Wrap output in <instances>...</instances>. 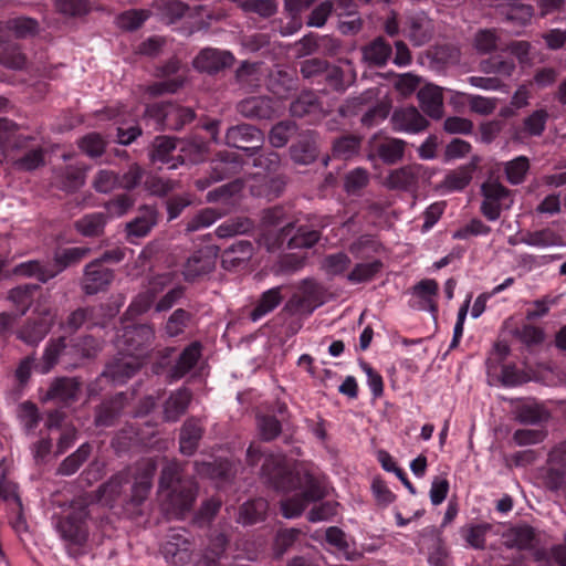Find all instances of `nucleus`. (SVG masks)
Here are the masks:
<instances>
[{
  "mask_svg": "<svg viewBox=\"0 0 566 566\" xmlns=\"http://www.w3.org/2000/svg\"><path fill=\"white\" fill-rule=\"evenodd\" d=\"M176 150V139L167 136H159L154 140L151 160L168 166L169 169H176L184 161L180 157L175 158L172 153Z\"/></svg>",
  "mask_w": 566,
  "mask_h": 566,
  "instance_id": "4be33fe9",
  "label": "nucleus"
},
{
  "mask_svg": "<svg viewBox=\"0 0 566 566\" xmlns=\"http://www.w3.org/2000/svg\"><path fill=\"white\" fill-rule=\"evenodd\" d=\"M548 418L546 409L535 403L522 405L515 410V420L524 424H539Z\"/></svg>",
  "mask_w": 566,
  "mask_h": 566,
  "instance_id": "37998d69",
  "label": "nucleus"
},
{
  "mask_svg": "<svg viewBox=\"0 0 566 566\" xmlns=\"http://www.w3.org/2000/svg\"><path fill=\"white\" fill-rule=\"evenodd\" d=\"M157 223V212L154 208L144 207L138 214L126 224L128 237L143 238L147 235Z\"/></svg>",
  "mask_w": 566,
  "mask_h": 566,
  "instance_id": "bb28decb",
  "label": "nucleus"
},
{
  "mask_svg": "<svg viewBox=\"0 0 566 566\" xmlns=\"http://www.w3.org/2000/svg\"><path fill=\"white\" fill-rule=\"evenodd\" d=\"M143 363L138 356H127L119 353V356L111 361L103 375L111 378L114 382L123 384L142 367Z\"/></svg>",
  "mask_w": 566,
  "mask_h": 566,
  "instance_id": "ddd939ff",
  "label": "nucleus"
},
{
  "mask_svg": "<svg viewBox=\"0 0 566 566\" xmlns=\"http://www.w3.org/2000/svg\"><path fill=\"white\" fill-rule=\"evenodd\" d=\"M381 265V262L378 260L367 263H357L347 274V280L354 284L367 282L380 271Z\"/></svg>",
  "mask_w": 566,
  "mask_h": 566,
  "instance_id": "6e6d98bb",
  "label": "nucleus"
},
{
  "mask_svg": "<svg viewBox=\"0 0 566 566\" xmlns=\"http://www.w3.org/2000/svg\"><path fill=\"white\" fill-rule=\"evenodd\" d=\"M548 119V113L546 109L541 108L532 112L527 117L523 120V130L528 136L538 137L541 136L545 128Z\"/></svg>",
  "mask_w": 566,
  "mask_h": 566,
  "instance_id": "4d7b16f0",
  "label": "nucleus"
},
{
  "mask_svg": "<svg viewBox=\"0 0 566 566\" xmlns=\"http://www.w3.org/2000/svg\"><path fill=\"white\" fill-rule=\"evenodd\" d=\"M199 473L208 474L211 479L227 481L234 474L233 464L228 460H217L212 463H205Z\"/></svg>",
  "mask_w": 566,
  "mask_h": 566,
  "instance_id": "bf43d9fd",
  "label": "nucleus"
},
{
  "mask_svg": "<svg viewBox=\"0 0 566 566\" xmlns=\"http://www.w3.org/2000/svg\"><path fill=\"white\" fill-rule=\"evenodd\" d=\"M282 290V286H275L261 294L258 303L250 313V317L253 322L268 315L281 304L283 301Z\"/></svg>",
  "mask_w": 566,
  "mask_h": 566,
  "instance_id": "2f4dec72",
  "label": "nucleus"
},
{
  "mask_svg": "<svg viewBox=\"0 0 566 566\" xmlns=\"http://www.w3.org/2000/svg\"><path fill=\"white\" fill-rule=\"evenodd\" d=\"M277 103L268 96H251L242 99L238 106V112L251 119H270L277 112Z\"/></svg>",
  "mask_w": 566,
  "mask_h": 566,
  "instance_id": "9b49d317",
  "label": "nucleus"
},
{
  "mask_svg": "<svg viewBox=\"0 0 566 566\" xmlns=\"http://www.w3.org/2000/svg\"><path fill=\"white\" fill-rule=\"evenodd\" d=\"M253 227V223L250 219L245 217H238L234 219H229L221 223L217 229L216 233L219 238H229L237 234H242L250 231Z\"/></svg>",
  "mask_w": 566,
  "mask_h": 566,
  "instance_id": "5fc2aeb1",
  "label": "nucleus"
},
{
  "mask_svg": "<svg viewBox=\"0 0 566 566\" xmlns=\"http://www.w3.org/2000/svg\"><path fill=\"white\" fill-rule=\"evenodd\" d=\"M157 464L153 459H146L139 462L134 473V484L132 486V501L140 504L147 497L153 482V476Z\"/></svg>",
  "mask_w": 566,
  "mask_h": 566,
  "instance_id": "f8f14e48",
  "label": "nucleus"
},
{
  "mask_svg": "<svg viewBox=\"0 0 566 566\" xmlns=\"http://www.w3.org/2000/svg\"><path fill=\"white\" fill-rule=\"evenodd\" d=\"M473 169V166L468 165L448 172L440 185V188L447 191H459L464 189L472 179Z\"/></svg>",
  "mask_w": 566,
  "mask_h": 566,
  "instance_id": "a19ab883",
  "label": "nucleus"
},
{
  "mask_svg": "<svg viewBox=\"0 0 566 566\" xmlns=\"http://www.w3.org/2000/svg\"><path fill=\"white\" fill-rule=\"evenodd\" d=\"M190 319V314L182 308H178L174 311V313L169 316L165 331L166 334L170 337H175L184 333L188 322Z\"/></svg>",
  "mask_w": 566,
  "mask_h": 566,
  "instance_id": "774afa93",
  "label": "nucleus"
},
{
  "mask_svg": "<svg viewBox=\"0 0 566 566\" xmlns=\"http://www.w3.org/2000/svg\"><path fill=\"white\" fill-rule=\"evenodd\" d=\"M239 169L240 161L234 153H221L211 161V178L213 181H220L232 177Z\"/></svg>",
  "mask_w": 566,
  "mask_h": 566,
  "instance_id": "a878e982",
  "label": "nucleus"
},
{
  "mask_svg": "<svg viewBox=\"0 0 566 566\" xmlns=\"http://www.w3.org/2000/svg\"><path fill=\"white\" fill-rule=\"evenodd\" d=\"M481 191L483 196L481 212L490 221L497 220L502 209H507L512 203L509 190L500 182H484Z\"/></svg>",
  "mask_w": 566,
  "mask_h": 566,
  "instance_id": "39448f33",
  "label": "nucleus"
},
{
  "mask_svg": "<svg viewBox=\"0 0 566 566\" xmlns=\"http://www.w3.org/2000/svg\"><path fill=\"white\" fill-rule=\"evenodd\" d=\"M55 182L65 191H75L85 182V168L83 166H67L55 172Z\"/></svg>",
  "mask_w": 566,
  "mask_h": 566,
  "instance_id": "72a5a7b5",
  "label": "nucleus"
},
{
  "mask_svg": "<svg viewBox=\"0 0 566 566\" xmlns=\"http://www.w3.org/2000/svg\"><path fill=\"white\" fill-rule=\"evenodd\" d=\"M69 349L70 345L66 344L65 336L50 340L43 354V361L36 366L38 371L42 375L48 374L59 363L66 366L70 355H65V353Z\"/></svg>",
  "mask_w": 566,
  "mask_h": 566,
  "instance_id": "a211bd4d",
  "label": "nucleus"
},
{
  "mask_svg": "<svg viewBox=\"0 0 566 566\" xmlns=\"http://www.w3.org/2000/svg\"><path fill=\"white\" fill-rule=\"evenodd\" d=\"M202 426L198 419L190 418L181 427L180 430V451L184 454H192L202 437Z\"/></svg>",
  "mask_w": 566,
  "mask_h": 566,
  "instance_id": "cd10ccee",
  "label": "nucleus"
},
{
  "mask_svg": "<svg viewBox=\"0 0 566 566\" xmlns=\"http://www.w3.org/2000/svg\"><path fill=\"white\" fill-rule=\"evenodd\" d=\"M528 169L530 161L525 156H518L505 164V175L512 185L523 182Z\"/></svg>",
  "mask_w": 566,
  "mask_h": 566,
  "instance_id": "052dcab7",
  "label": "nucleus"
},
{
  "mask_svg": "<svg viewBox=\"0 0 566 566\" xmlns=\"http://www.w3.org/2000/svg\"><path fill=\"white\" fill-rule=\"evenodd\" d=\"M521 242L530 247L548 248L558 245L560 237L551 229H543L526 233L521 238Z\"/></svg>",
  "mask_w": 566,
  "mask_h": 566,
  "instance_id": "8fccbe9b",
  "label": "nucleus"
},
{
  "mask_svg": "<svg viewBox=\"0 0 566 566\" xmlns=\"http://www.w3.org/2000/svg\"><path fill=\"white\" fill-rule=\"evenodd\" d=\"M93 187L98 192L108 193L119 187V176L113 170L102 169L96 174Z\"/></svg>",
  "mask_w": 566,
  "mask_h": 566,
  "instance_id": "338daca9",
  "label": "nucleus"
},
{
  "mask_svg": "<svg viewBox=\"0 0 566 566\" xmlns=\"http://www.w3.org/2000/svg\"><path fill=\"white\" fill-rule=\"evenodd\" d=\"M295 130L296 125L293 122H280L272 127L269 135V140L273 147L281 148L286 145Z\"/></svg>",
  "mask_w": 566,
  "mask_h": 566,
  "instance_id": "e2e57ef3",
  "label": "nucleus"
},
{
  "mask_svg": "<svg viewBox=\"0 0 566 566\" xmlns=\"http://www.w3.org/2000/svg\"><path fill=\"white\" fill-rule=\"evenodd\" d=\"M377 153L386 164H395L405 153V142L397 138H387L377 145Z\"/></svg>",
  "mask_w": 566,
  "mask_h": 566,
  "instance_id": "49530a36",
  "label": "nucleus"
},
{
  "mask_svg": "<svg viewBox=\"0 0 566 566\" xmlns=\"http://www.w3.org/2000/svg\"><path fill=\"white\" fill-rule=\"evenodd\" d=\"M407 36L417 46L428 42L431 38V22L424 15H415L408 19Z\"/></svg>",
  "mask_w": 566,
  "mask_h": 566,
  "instance_id": "e433bc0d",
  "label": "nucleus"
},
{
  "mask_svg": "<svg viewBox=\"0 0 566 566\" xmlns=\"http://www.w3.org/2000/svg\"><path fill=\"white\" fill-rule=\"evenodd\" d=\"M261 459H263L261 476L266 483L282 492L301 491V494L281 502V511L284 517L295 518L301 516L311 503L325 496L323 485L307 470L303 468L291 470L283 454H263L259 446L251 444L247 450L249 465L254 467Z\"/></svg>",
  "mask_w": 566,
  "mask_h": 566,
  "instance_id": "f257e3e1",
  "label": "nucleus"
},
{
  "mask_svg": "<svg viewBox=\"0 0 566 566\" xmlns=\"http://www.w3.org/2000/svg\"><path fill=\"white\" fill-rule=\"evenodd\" d=\"M191 397V392L187 388L172 391L164 403V420L168 422L177 421L186 412Z\"/></svg>",
  "mask_w": 566,
  "mask_h": 566,
  "instance_id": "5701e85b",
  "label": "nucleus"
},
{
  "mask_svg": "<svg viewBox=\"0 0 566 566\" xmlns=\"http://www.w3.org/2000/svg\"><path fill=\"white\" fill-rule=\"evenodd\" d=\"M261 143L262 142V134L261 132L255 128L252 125L249 124H241L237 126H232L228 128L226 133V143L227 145L243 149L251 155L254 153L255 149H258L260 146H253V147H245V144L248 143Z\"/></svg>",
  "mask_w": 566,
  "mask_h": 566,
  "instance_id": "4468645a",
  "label": "nucleus"
},
{
  "mask_svg": "<svg viewBox=\"0 0 566 566\" xmlns=\"http://www.w3.org/2000/svg\"><path fill=\"white\" fill-rule=\"evenodd\" d=\"M347 71H344L339 66L328 65L326 63V70L324 73L325 81L336 91L344 92L356 81V71L353 69L352 62L346 60Z\"/></svg>",
  "mask_w": 566,
  "mask_h": 566,
  "instance_id": "c85d7f7f",
  "label": "nucleus"
},
{
  "mask_svg": "<svg viewBox=\"0 0 566 566\" xmlns=\"http://www.w3.org/2000/svg\"><path fill=\"white\" fill-rule=\"evenodd\" d=\"M88 511L83 501H74L56 517L54 528L72 556L85 552L88 539Z\"/></svg>",
  "mask_w": 566,
  "mask_h": 566,
  "instance_id": "7ed1b4c3",
  "label": "nucleus"
},
{
  "mask_svg": "<svg viewBox=\"0 0 566 566\" xmlns=\"http://www.w3.org/2000/svg\"><path fill=\"white\" fill-rule=\"evenodd\" d=\"M12 272L15 276L34 277L41 283H46L56 276V271H54L52 263L40 260H29L19 263L13 268Z\"/></svg>",
  "mask_w": 566,
  "mask_h": 566,
  "instance_id": "6ab92c4d",
  "label": "nucleus"
},
{
  "mask_svg": "<svg viewBox=\"0 0 566 566\" xmlns=\"http://www.w3.org/2000/svg\"><path fill=\"white\" fill-rule=\"evenodd\" d=\"M292 230L293 224L291 222L284 224L279 232L266 230L262 234L259 243L263 245L269 252H274L284 247V242L287 239V237L291 235Z\"/></svg>",
  "mask_w": 566,
  "mask_h": 566,
  "instance_id": "603ef678",
  "label": "nucleus"
},
{
  "mask_svg": "<svg viewBox=\"0 0 566 566\" xmlns=\"http://www.w3.org/2000/svg\"><path fill=\"white\" fill-rule=\"evenodd\" d=\"M418 99L422 111L431 118L439 119L443 115V96L439 86L428 84L419 90Z\"/></svg>",
  "mask_w": 566,
  "mask_h": 566,
  "instance_id": "aec40b11",
  "label": "nucleus"
},
{
  "mask_svg": "<svg viewBox=\"0 0 566 566\" xmlns=\"http://www.w3.org/2000/svg\"><path fill=\"white\" fill-rule=\"evenodd\" d=\"M180 62L170 60L159 71L163 81L156 82L147 87L150 96L176 93L185 83V76L179 74Z\"/></svg>",
  "mask_w": 566,
  "mask_h": 566,
  "instance_id": "6e6552de",
  "label": "nucleus"
},
{
  "mask_svg": "<svg viewBox=\"0 0 566 566\" xmlns=\"http://www.w3.org/2000/svg\"><path fill=\"white\" fill-rule=\"evenodd\" d=\"M233 61L234 56L229 51L205 49L195 59L193 66L202 72L216 73L231 66Z\"/></svg>",
  "mask_w": 566,
  "mask_h": 566,
  "instance_id": "2eb2a0df",
  "label": "nucleus"
},
{
  "mask_svg": "<svg viewBox=\"0 0 566 566\" xmlns=\"http://www.w3.org/2000/svg\"><path fill=\"white\" fill-rule=\"evenodd\" d=\"M290 112L294 117H304L306 115L321 114L322 106L313 92H304L292 102Z\"/></svg>",
  "mask_w": 566,
  "mask_h": 566,
  "instance_id": "58836bf2",
  "label": "nucleus"
},
{
  "mask_svg": "<svg viewBox=\"0 0 566 566\" xmlns=\"http://www.w3.org/2000/svg\"><path fill=\"white\" fill-rule=\"evenodd\" d=\"M179 463L170 461L163 468L159 481L163 507L175 516H182L189 511L196 499L195 484L191 481H181Z\"/></svg>",
  "mask_w": 566,
  "mask_h": 566,
  "instance_id": "f03ea898",
  "label": "nucleus"
},
{
  "mask_svg": "<svg viewBox=\"0 0 566 566\" xmlns=\"http://www.w3.org/2000/svg\"><path fill=\"white\" fill-rule=\"evenodd\" d=\"M39 319L27 323L18 333V337L28 345H38L49 333L55 313L51 308L38 312Z\"/></svg>",
  "mask_w": 566,
  "mask_h": 566,
  "instance_id": "9d476101",
  "label": "nucleus"
},
{
  "mask_svg": "<svg viewBox=\"0 0 566 566\" xmlns=\"http://www.w3.org/2000/svg\"><path fill=\"white\" fill-rule=\"evenodd\" d=\"M480 70L485 74H496L510 77L515 70V63L513 59L492 56L481 61Z\"/></svg>",
  "mask_w": 566,
  "mask_h": 566,
  "instance_id": "a18cd8bd",
  "label": "nucleus"
},
{
  "mask_svg": "<svg viewBox=\"0 0 566 566\" xmlns=\"http://www.w3.org/2000/svg\"><path fill=\"white\" fill-rule=\"evenodd\" d=\"M438 283L434 280L426 279L413 287V295L420 301V308L434 313L437 311L436 296Z\"/></svg>",
  "mask_w": 566,
  "mask_h": 566,
  "instance_id": "4c0bfd02",
  "label": "nucleus"
},
{
  "mask_svg": "<svg viewBox=\"0 0 566 566\" xmlns=\"http://www.w3.org/2000/svg\"><path fill=\"white\" fill-rule=\"evenodd\" d=\"M269 504L264 499H254L245 502L239 510L238 523L252 525L264 520Z\"/></svg>",
  "mask_w": 566,
  "mask_h": 566,
  "instance_id": "c9c22d12",
  "label": "nucleus"
},
{
  "mask_svg": "<svg viewBox=\"0 0 566 566\" xmlns=\"http://www.w3.org/2000/svg\"><path fill=\"white\" fill-rule=\"evenodd\" d=\"M88 252L90 249L84 247H73L57 250L54 253V262L52 263L54 271H56V275L64 271L67 266L80 262L88 254Z\"/></svg>",
  "mask_w": 566,
  "mask_h": 566,
  "instance_id": "ea45409f",
  "label": "nucleus"
},
{
  "mask_svg": "<svg viewBox=\"0 0 566 566\" xmlns=\"http://www.w3.org/2000/svg\"><path fill=\"white\" fill-rule=\"evenodd\" d=\"M201 357V345L198 342L191 343L179 355L176 364L170 370L174 379H179L188 374Z\"/></svg>",
  "mask_w": 566,
  "mask_h": 566,
  "instance_id": "7c9ffc66",
  "label": "nucleus"
},
{
  "mask_svg": "<svg viewBox=\"0 0 566 566\" xmlns=\"http://www.w3.org/2000/svg\"><path fill=\"white\" fill-rule=\"evenodd\" d=\"M44 165V150L35 147L28 150L21 157L12 160V167L19 171H32Z\"/></svg>",
  "mask_w": 566,
  "mask_h": 566,
  "instance_id": "3c124183",
  "label": "nucleus"
},
{
  "mask_svg": "<svg viewBox=\"0 0 566 566\" xmlns=\"http://www.w3.org/2000/svg\"><path fill=\"white\" fill-rule=\"evenodd\" d=\"M155 338L154 328L148 324L126 326L117 339V347L120 353L135 357L138 356L142 363Z\"/></svg>",
  "mask_w": 566,
  "mask_h": 566,
  "instance_id": "20e7f679",
  "label": "nucleus"
},
{
  "mask_svg": "<svg viewBox=\"0 0 566 566\" xmlns=\"http://www.w3.org/2000/svg\"><path fill=\"white\" fill-rule=\"evenodd\" d=\"M363 61L370 66L381 67L391 56L392 49L381 36L361 48Z\"/></svg>",
  "mask_w": 566,
  "mask_h": 566,
  "instance_id": "b1692460",
  "label": "nucleus"
},
{
  "mask_svg": "<svg viewBox=\"0 0 566 566\" xmlns=\"http://www.w3.org/2000/svg\"><path fill=\"white\" fill-rule=\"evenodd\" d=\"M39 286L35 284H23L9 292V300L24 314L30 307L34 293Z\"/></svg>",
  "mask_w": 566,
  "mask_h": 566,
  "instance_id": "864d4df0",
  "label": "nucleus"
},
{
  "mask_svg": "<svg viewBox=\"0 0 566 566\" xmlns=\"http://www.w3.org/2000/svg\"><path fill=\"white\" fill-rule=\"evenodd\" d=\"M106 224V216L103 212L86 214L75 222L76 230L85 237L99 235Z\"/></svg>",
  "mask_w": 566,
  "mask_h": 566,
  "instance_id": "79ce46f5",
  "label": "nucleus"
},
{
  "mask_svg": "<svg viewBox=\"0 0 566 566\" xmlns=\"http://www.w3.org/2000/svg\"><path fill=\"white\" fill-rule=\"evenodd\" d=\"M30 139L31 137H23L19 134V126L14 122L0 118V149L2 151L8 148H24Z\"/></svg>",
  "mask_w": 566,
  "mask_h": 566,
  "instance_id": "c756f323",
  "label": "nucleus"
},
{
  "mask_svg": "<svg viewBox=\"0 0 566 566\" xmlns=\"http://www.w3.org/2000/svg\"><path fill=\"white\" fill-rule=\"evenodd\" d=\"M350 265L349 256L344 252L328 254L324 258L322 268L328 275H340Z\"/></svg>",
  "mask_w": 566,
  "mask_h": 566,
  "instance_id": "0e129e2a",
  "label": "nucleus"
},
{
  "mask_svg": "<svg viewBox=\"0 0 566 566\" xmlns=\"http://www.w3.org/2000/svg\"><path fill=\"white\" fill-rule=\"evenodd\" d=\"M192 542L185 530H171L161 545V554L167 563L182 566L190 560Z\"/></svg>",
  "mask_w": 566,
  "mask_h": 566,
  "instance_id": "423d86ee",
  "label": "nucleus"
},
{
  "mask_svg": "<svg viewBox=\"0 0 566 566\" xmlns=\"http://www.w3.org/2000/svg\"><path fill=\"white\" fill-rule=\"evenodd\" d=\"M166 116V128L178 130L195 118V112L190 107L167 103Z\"/></svg>",
  "mask_w": 566,
  "mask_h": 566,
  "instance_id": "c03bdc74",
  "label": "nucleus"
},
{
  "mask_svg": "<svg viewBox=\"0 0 566 566\" xmlns=\"http://www.w3.org/2000/svg\"><path fill=\"white\" fill-rule=\"evenodd\" d=\"M78 390L80 385L74 378L62 377L51 384L45 398L67 402L75 399Z\"/></svg>",
  "mask_w": 566,
  "mask_h": 566,
  "instance_id": "473e14b6",
  "label": "nucleus"
},
{
  "mask_svg": "<svg viewBox=\"0 0 566 566\" xmlns=\"http://www.w3.org/2000/svg\"><path fill=\"white\" fill-rule=\"evenodd\" d=\"M101 349L98 340L92 336H85L78 338L76 342L70 344V349L65 355H70V359L66 361V368H74L85 359L94 357Z\"/></svg>",
  "mask_w": 566,
  "mask_h": 566,
  "instance_id": "412c9836",
  "label": "nucleus"
},
{
  "mask_svg": "<svg viewBox=\"0 0 566 566\" xmlns=\"http://www.w3.org/2000/svg\"><path fill=\"white\" fill-rule=\"evenodd\" d=\"M150 15L148 10L132 9L123 12L116 18V24L124 30H136L139 28Z\"/></svg>",
  "mask_w": 566,
  "mask_h": 566,
  "instance_id": "680f3d73",
  "label": "nucleus"
},
{
  "mask_svg": "<svg viewBox=\"0 0 566 566\" xmlns=\"http://www.w3.org/2000/svg\"><path fill=\"white\" fill-rule=\"evenodd\" d=\"M222 213L213 208H206L196 213L186 224L187 232H195L210 227Z\"/></svg>",
  "mask_w": 566,
  "mask_h": 566,
  "instance_id": "13d9d810",
  "label": "nucleus"
},
{
  "mask_svg": "<svg viewBox=\"0 0 566 566\" xmlns=\"http://www.w3.org/2000/svg\"><path fill=\"white\" fill-rule=\"evenodd\" d=\"M90 453L91 446L88 443H83L75 452L63 460L57 469V473L65 476L74 474L88 459Z\"/></svg>",
  "mask_w": 566,
  "mask_h": 566,
  "instance_id": "de8ad7c7",
  "label": "nucleus"
},
{
  "mask_svg": "<svg viewBox=\"0 0 566 566\" xmlns=\"http://www.w3.org/2000/svg\"><path fill=\"white\" fill-rule=\"evenodd\" d=\"M284 185L285 182L282 177L264 175L255 178L250 188L254 196L272 199L282 192Z\"/></svg>",
  "mask_w": 566,
  "mask_h": 566,
  "instance_id": "f704fd0d",
  "label": "nucleus"
},
{
  "mask_svg": "<svg viewBox=\"0 0 566 566\" xmlns=\"http://www.w3.org/2000/svg\"><path fill=\"white\" fill-rule=\"evenodd\" d=\"M549 462L552 467L547 475L548 485L554 490L566 492V442L552 450Z\"/></svg>",
  "mask_w": 566,
  "mask_h": 566,
  "instance_id": "f3484780",
  "label": "nucleus"
},
{
  "mask_svg": "<svg viewBox=\"0 0 566 566\" xmlns=\"http://www.w3.org/2000/svg\"><path fill=\"white\" fill-rule=\"evenodd\" d=\"M535 539L533 527L524 525L513 528L509 534V544L520 549L531 548Z\"/></svg>",
  "mask_w": 566,
  "mask_h": 566,
  "instance_id": "69168bd1",
  "label": "nucleus"
},
{
  "mask_svg": "<svg viewBox=\"0 0 566 566\" xmlns=\"http://www.w3.org/2000/svg\"><path fill=\"white\" fill-rule=\"evenodd\" d=\"M391 123L395 130L410 134L419 133L428 125V120L416 107L396 109L391 116Z\"/></svg>",
  "mask_w": 566,
  "mask_h": 566,
  "instance_id": "dca6fc26",
  "label": "nucleus"
},
{
  "mask_svg": "<svg viewBox=\"0 0 566 566\" xmlns=\"http://www.w3.org/2000/svg\"><path fill=\"white\" fill-rule=\"evenodd\" d=\"M113 279V270L101 264V260H93L84 269L82 289L86 294H96L104 291Z\"/></svg>",
  "mask_w": 566,
  "mask_h": 566,
  "instance_id": "1a4fd4ad",
  "label": "nucleus"
},
{
  "mask_svg": "<svg viewBox=\"0 0 566 566\" xmlns=\"http://www.w3.org/2000/svg\"><path fill=\"white\" fill-rule=\"evenodd\" d=\"M426 177V170L421 165H407L391 170L384 185L391 190L411 191L418 187L420 179Z\"/></svg>",
  "mask_w": 566,
  "mask_h": 566,
  "instance_id": "0eeeda50",
  "label": "nucleus"
},
{
  "mask_svg": "<svg viewBox=\"0 0 566 566\" xmlns=\"http://www.w3.org/2000/svg\"><path fill=\"white\" fill-rule=\"evenodd\" d=\"M319 240V232L308 228L307 226H300L296 232L287 239V249H310Z\"/></svg>",
  "mask_w": 566,
  "mask_h": 566,
  "instance_id": "09e8293b",
  "label": "nucleus"
},
{
  "mask_svg": "<svg viewBox=\"0 0 566 566\" xmlns=\"http://www.w3.org/2000/svg\"><path fill=\"white\" fill-rule=\"evenodd\" d=\"M213 268V255L208 251L200 250L188 258L182 273L187 281H193L198 276L209 273Z\"/></svg>",
  "mask_w": 566,
  "mask_h": 566,
  "instance_id": "393cba45",
  "label": "nucleus"
}]
</instances>
